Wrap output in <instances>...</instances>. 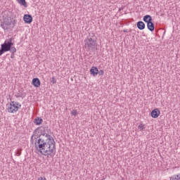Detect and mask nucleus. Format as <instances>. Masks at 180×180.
<instances>
[{"label":"nucleus","mask_w":180,"mask_h":180,"mask_svg":"<svg viewBox=\"0 0 180 180\" xmlns=\"http://www.w3.org/2000/svg\"><path fill=\"white\" fill-rule=\"evenodd\" d=\"M34 146L42 155H51L53 158L56 155V141L49 134V128H44L43 132L37 138Z\"/></svg>","instance_id":"f257e3e1"},{"label":"nucleus","mask_w":180,"mask_h":180,"mask_svg":"<svg viewBox=\"0 0 180 180\" xmlns=\"http://www.w3.org/2000/svg\"><path fill=\"white\" fill-rule=\"evenodd\" d=\"M97 46L98 45L96 39H94L91 37H87L84 40V49H86L87 51H95Z\"/></svg>","instance_id":"f03ea898"},{"label":"nucleus","mask_w":180,"mask_h":180,"mask_svg":"<svg viewBox=\"0 0 180 180\" xmlns=\"http://www.w3.org/2000/svg\"><path fill=\"white\" fill-rule=\"evenodd\" d=\"M13 39L10 38L6 39L4 44H1V48L0 49V56L3 55L4 53H6V51H9L11 50V47L13 46V42H12Z\"/></svg>","instance_id":"7ed1b4c3"},{"label":"nucleus","mask_w":180,"mask_h":180,"mask_svg":"<svg viewBox=\"0 0 180 180\" xmlns=\"http://www.w3.org/2000/svg\"><path fill=\"white\" fill-rule=\"evenodd\" d=\"M11 25H12V19L6 16L1 22L0 26L4 30H9L11 29Z\"/></svg>","instance_id":"20e7f679"},{"label":"nucleus","mask_w":180,"mask_h":180,"mask_svg":"<svg viewBox=\"0 0 180 180\" xmlns=\"http://www.w3.org/2000/svg\"><path fill=\"white\" fill-rule=\"evenodd\" d=\"M21 106L22 105H20L19 103L13 101L8 107V112L9 113H15V112H18L19 110V108H21Z\"/></svg>","instance_id":"39448f33"},{"label":"nucleus","mask_w":180,"mask_h":180,"mask_svg":"<svg viewBox=\"0 0 180 180\" xmlns=\"http://www.w3.org/2000/svg\"><path fill=\"white\" fill-rule=\"evenodd\" d=\"M23 19L25 23H32L33 22V17L30 14H25Z\"/></svg>","instance_id":"423d86ee"},{"label":"nucleus","mask_w":180,"mask_h":180,"mask_svg":"<svg viewBox=\"0 0 180 180\" xmlns=\"http://www.w3.org/2000/svg\"><path fill=\"white\" fill-rule=\"evenodd\" d=\"M160 112L158 110V108L154 109L150 112L151 117H153V119H157L158 116H160Z\"/></svg>","instance_id":"0eeeda50"},{"label":"nucleus","mask_w":180,"mask_h":180,"mask_svg":"<svg viewBox=\"0 0 180 180\" xmlns=\"http://www.w3.org/2000/svg\"><path fill=\"white\" fill-rule=\"evenodd\" d=\"M32 84L33 86H35V88H39L40 86V79L39 78L36 77L32 79Z\"/></svg>","instance_id":"6e6552de"},{"label":"nucleus","mask_w":180,"mask_h":180,"mask_svg":"<svg viewBox=\"0 0 180 180\" xmlns=\"http://www.w3.org/2000/svg\"><path fill=\"white\" fill-rule=\"evenodd\" d=\"M136 26L139 30H144L146 29V24L143 21H139L136 23Z\"/></svg>","instance_id":"1a4fd4ad"},{"label":"nucleus","mask_w":180,"mask_h":180,"mask_svg":"<svg viewBox=\"0 0 180 180\" xmlns=\"http://www.w3.org/2000/svg\"><path fill=\"white\" fill-rule=\"evenodd\" d=\"M98 70L96 67H92L90 70V74L94 75V77H96L98 75Z\"/></svg>","instance_id":"9d476101"},{"label":"nucleus","mask_w":180,"mask_h":180,"mask_svg":"<svg viewBox=\"0 0 180 180\" xmlns=\"http://www.w3.org/2000/svg\"><path fill=\"white\" fill-rule=\"evenodd\" d=\"M143 20L148 24L150 22H153V18H151V15H146L143 17Z\"/></svg>","instance_id":"9b49d317"},{"label":"nucleus","mask_w":180,"mask_h":180,"mask_svg":"<svg viewBox=\"0 0 180 180\" xmlns=\"http://www.w3.org/2000/svg\"><path fill=\"white\" fill-rule=\"evenodd\" d=\"M147 27L148 30H150V32H154V29H155L153 21H150L149 23L147 24Z\"/></svg>","instance_id":"f8f14e48"},{"label":"nucleus","mask_w":180,"mask_h":180,"mask_svg":"<svg viewBox=\"0 0 180 180\" xmlns=\"http://www.w3.org/2000/svg\"><path fill=\"white\" fill-rule=\"evenodd\" d=\"M42 122H43V120L40 117L36 118L34 122V123H35L37 126H40V124H41Z\"/></svg>","instance_id":"ddd939ff"},{"label":"nucleus","mask_w":180,"mask_h":180,"mask_svg":"<svg viewBox=\"0 0 180 180\" xmlns=\"http://www.w3.org/2000/svg\"><path fill=\"white\" fill-rule=\"evenodd\" d=\"M20 5L25 6V8H27V4L26 3V0H17Z\"/></svg>","instance_id":"4468645a"},{"label":"nucleus","mask_w":180,"mask_h":180,"mask_svg":"<svg viewBox=\"0 0 180 180\" xmlns=\"http://www.w3.org/2000/svg\"><path fill=\"white\" fill-rule=\"evenodd\" d=\"M36 136H37V129H35V130L34 131V134H33V135L31 136V143H33V141H34L33 138H34V137H36Z\"/></svg>","instance_id":"2eb2a0df"},{"label":"nucleus","mask_w":180,"mask_h":180,"mask_svg":"<svg viewBox=\"0 0 180 180\" xmlns=\"http://www.w3.org/2000/svg\"><path fill=\"white\" fill-rule=\"evenodd\" d=\"M138 129H140V131H141L146 129V127L144 124H141L138 126Z\"/></svg>","instance_id":"dca6fc26"},{"label":"nucleus","mask_w":180,"mask_h":180,"mask_svg":"<svg viewBox=\"0 0 180 180\" xmlns=\"http://www.w3.org/2000/svg\"><path fill=\"white\" fill-rule=\"evenodd\" d=\"M9 51H11V53H15V52L16 51V48H15V46H11V49L9 50Z\"/></svg>","instance_id":"f3484780"},{"label":"nucleus","mask_w":180,"mask_h":180,"mask_svg":"<svg viewBox=\"0 0 180 180\" xmlns=\"http://www.w3.org/2000/svg\"><path fill=\"white\" fill-rule=\"evenodd\" d=\"M71 115H72V116H77V115H78V111H77V110H73L71 112Z\"/></svg>","instance_id":"a211bd4d"},{"label":"nucleus","mask_w":180,"mask_h":180,"mask_svg":"<svg viewBox=\"0 0 180 180\" xmlns=\"http://www.w3.org/2000/svg\"><path fill=\"white\" fill-rule=\"evenodd\" d=\"M170 180H179V177H176V175L170 178Z\"/></svg>","instance_id":"6ab92c4d"},{"label":"nucleus","mask_w":180,"mask_h":180,"mask_svg":"<svg viewBox=\"0 0 180 180\" xmlns=\"http://www.w3.org/2000/svg\"><path fill=\"white\" fill-rule=\"evenodd\" d=\"M51 82L53 83V84H56L57 81L56 80V78L52 77L51 80Z\"/></svg>","instance_id":"aec40b11"},{"label":"nucleus","mask_w":180,"mask_h":180,"mask_svg":"<svg viewBox=\"0 0 180 180\" xmlns=\"http://www.w3.org/2000/svg\"><path fill=\"white\" fill-rule=\"evenodd\" d=\"M98 74L99 75H103V74H105V72L103 70H101L100 71L98 70Z\"/></svg>","instance_id":"412c9836"},{"label":"nucleus","mask_w":180,"mask_h":180,"mask_svg":"<svg viewBox=\"0 0 180 180\" xmlns=\"http://www.w3.org/2000/svg\"><path fill=\"white\" fill-rule=\"evenodd\" d=\"M20 154H22V153L20 152V150H18L17 153H16V155L18 157H19V155H20Z\"/></svg>","instance_id":"4be33fe9"},{"label":"nucleus","mask_w":180,"mask_h":180,"mask_svg":"<svg viewBox=\"0 0 180 180\" xmlns=\"http://www.w3.org/2000/svg\"><path fill=\"white\" fill-rule=\"evenodd\" d=\"M11 58H15V53H11Z\"/></svg>","instance_id":"5701e85b"},{"label":"nucleus","mask_w":180,"mask_h":180,"mask_svg":"<svg viewBox=\"0 0 180 180\" xmlns=\"http://www.w3.org/2000/svg\"><path fill=\"white\" fill-rule=\"evenodd\" d=\"M38 180H47V179H46V178L39 177V178L38 179Z\"/></svg>","instance_id":"b1692460"},{"label":"nucleus","mask_w":180,"mask_h":180,"mask_svg":"<svg viewBox=\"0 0 180 180\" xmlns=\"http://www.w3.org/2000/svg\"><path fill=\"white\" fill-rule=\"evenodd\" d=\"M176 178H179V179L180 180V174L176 175Z\"/></svg>","instance_id":"393cba45"},{"label":"nucleus","mask_w":180,"mask_h":180,"mask_svg":"<svg viewBox=\"0 0 180 180\" xmlns=\"http://www.w3.org/2000/svg\"><path fill=\"white\" fill-rule=\"evenodd\" d=\"M15 23H16V21L13 20V25H15Z\"/></svg>","instance_id":"a878e982"},{"label":"nucleus","mask_w":180,"mask_h":180,"mask_svg":"<svg viewBox=\"0 0 180 180\" xmlns=\"http://www.w3.org/2000/svg\"><path fill=\"white\" fill-rule=\"evenodd\" d=\"M17 98H20V96H17Z\"/></svg>","instance_id":"bb28decb"},{"label":"nucleus","mask_w":180,"mask_h":180,"mask_svg":"<svg viewBox=\"0 0 180 180\" xmlns=\"http://www.w3.org/2000/svg\"><path fill=\"white\" fill-rule=\"evenodd\" d=\"M120 11H122V8H120V9H119V11H120Z\"/></svg>","instance_id":"cd10ccee"},{"label":"nucleus","mask_w":180,"mask_h":180,"mask_svg":"<svg viewBox=\"0 0 180 180\" xmlns=\"http://www.w3.org/2000/svg\"><path fill=\"white\" fill-rule=\"evenodd\" d=\"M124 32H127V30H124Z\"/></svg>","instance_id":"c85d7f7f"}]
</instances>
